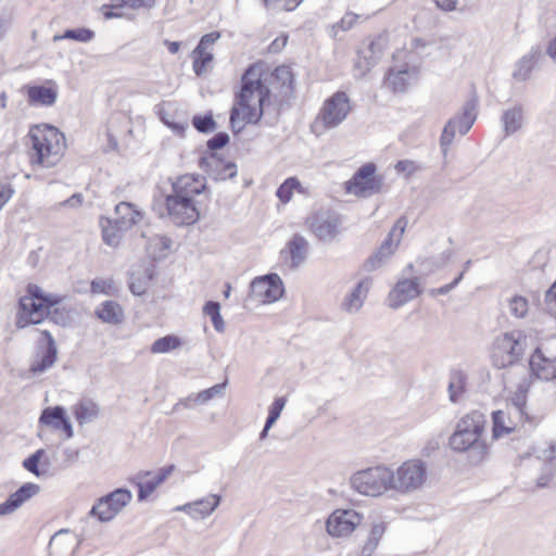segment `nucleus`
<instances>
[{"instance_id": "obj_29", "label": "nucleus", "mask_w": 556, "mask_h": 556, "mask_svg": "<svg viewBox=\"0 0 556 556\" xmlns=\"http://www.w3.org/2000/svg\"><path fill=\"white\" fill-rule=\"evenodd\" d=\"M307 242L299 236L289 241L287 249L282 251L286 261L291 267H296L305 257Z\"/></svg>"}, {"instance_id": "obj_37", "label": "nucleus", "mask_w": 556, "mask_h": 556, "mask_svg": "<svg viewBox=\"0 0 556 556\" xmlns=\"http://www.w3.org/2000/svg\"><path fill=\"white\" fill-rule=\"evenodd\" d=\"M121 227L116 220L112 222L110 219L105 220V224L102 226V237L105 243L109 245H116L121 240Z\"/></svg>"}, {"instance_id": "obj_35", "label": "nucleus", "mask_w": 556, "mask_h": 556, "mask_svg": "<svg viewBox=\"0 0 556 556\" xmlns=\"http://www.w3.org/2000/svg\"><path fill=\"white\" fill-rule=\"evenodd\" d=\"M180 345L181 340L177 336L168 334L155 340L152 343L150 351L152 354H163L174 351L178 349Z\"/></svg>"}, {"instance_id": "obj_39", "label": "nucleus", "mask_w": 556, "mask_h": 556, "mask_svg": "<svg viewBox=\"0 0 556 556\" xmlns=\"http://www.w3.org/2000/svg\"><path fill=\"white\" fill-rule=\"evenodd\" d=\"M203 312L206 316H208L213 323L214 328L222 332L225 329V323L223 320V317L220 315V306L217 302L208 301L204 307Z\"/></svg>"}, {"instance_id": "obj_49", "label": "nucleus", "mask_w": 556, "mask_h": 556, "mask_svg": "<svg viewBox=\"0 0 556 556\" xmlns=\"http://www.w3.org/2000/svg\"><path fill=\"white\" fill-rule=\"evenodd\" d=\"M395 169L397 173L405 174L406 176H410L419 169V166L414 161L402 160L395 164Z\"/></svg>"}, {"instance_id": "obj_20", "label": "nucleus", "mask_w": 556, "mask_h": 556, "mask_svg": "<svg viewBox=\"0 0 556 556\" xmlns=\"http://www.w3.org/2000/svg\"><path fill=\"white\" fill-rule=\"evenodd\" d=\"M109 144L117 149L118 144L131 135V121L125 114L112 115L106 123L105 131Z\"/></svg>"}, {"instance_id": "obj_33", "label": "nucleus", "mask_w": 556, "mask_h": 556, "mask_svg": "<svg viewBox=\"0 0 556 556\" xmlns=\"http://www.w3.org/2000/svg\"><path fill=\"white\" fill-rule=\"evenodd\" d=\"M73 413L79 424L90 422L98 417L99 407L91 400H81L74 406Z\"/></svg>"}, {"instance_id": "obj_17", "label": "nucleus", "mask_w": 556, "mask_h": 556, "mask_svg": "<svg viewBox=\"0 0 556 556\" xmlns=\"http://www.w3.org/2000/svg\"><path fill=\"white\" fill-rule=\"evenodd\" d=\"M529 366L532 375L541 380L556 378V356H552L541 348L535 349L531 354Z\"/></svg>"}, {"instance_id": "obj_44", "label": "nucleus", "mask_w": 556, "mask_h": 556, "mask_svg": "<svg viewBox=\"0 0 556 556\" xmlns=\"http://www.w3.org/2000/svg\"><path fill=\"white\" fill-rule=\"evenodd\" d=\"M368 288L365 282H359L345 303L346 309H357L362 305V296H365Z\"/></svg>"}, {"instance_id": "obj_45", "label": "nucleus", "mask_w": 556, "mask_h": 556, "mask_svg": "<svg viewBox=\"0 0 556 556\" xmlns=\"http://www.w3.org/2000/svg\"><path fill=\"white\" fill-rule=\"evenodd\" d=\"M91 293L111 295L115 291L114 282L111 279H94L90 285Z\"/></svg>"}, {"instance_id": "obj_2", "label": "nucleus", "mask_w": 556, "mask_h": 556, "mask_svg": "<svg viewBox=\"0 0 556 556\" xmlns=\"http://www.w3.org/2000/svg\"><path fill=\"white\" fill-rule=\"evenodd\" d=\"M530 382L523 379L515 390L509 391L506 405L492 413V439L498 440L514 433L526 424L538 425L545 417V409L528 403Z\"/></svg>"}, {"instance_id": "obj_61", "label": "nucleus", "mask_w": 556, "mask_h": 556, "mask_svg": "<svg viewBox=\"0 0 556 556\" xmlns=\"http://www.w3.org/2000/svg\"><path fill=\"white\" fill-rule=\"evenodd\" d=\"M299 4V2H295L294 5L292 7H287L286 10L288 11H291L292 9H294L296 5Z\"/></svg>"}, {"instance_id": "obj_41", "label": "nucleus", "mask_w": 556, "mask_h": 556, "mask_svg": "<svg viewBox=\"0 0 556 556\" xmlns=\"http://www.w3.org/2000/svg\"><path fill=\"white\" fill-rule=\"evenodd\" d=\"M45 450H37L34 454H31L23 462V467L33 475L40 477L41 475L45 473V470H40L38 465L41 458L45 456Z\"/></svg>"}, {"instance_id": "obj_25", "label": "nucleus", "mask_w": 556, "mask_h": 556, "mask_svg": "<svg viewBox=\"0 0 556 556\" xmlns=\"http://www.w3.org/2000/svg\"><path fill=\"white\" fill-rule=\"evenodd\" d=\"M215 39L216 37L214 34L203 36L192 52V67L198 76L204 74L213 61V54L208 48L215 41Z\"/></svg>"}, {"instance_id": "obj_47", "label": "nucleus", "mask_w": 556, "mask_h": 556, "mask_svg": "<svg viewBox=\"0 0 556 556\" xmlns=\"http://www.w3.org/2000/svg\"><path fill=\"white\" fill-rule=\"evenodd\" d=\"M193 126L201 132H208L214 130L215 122L212 116H194L192 119Z\"/></svg>"}, {"instance_id": "obj_57", "label": "nucleus", "mask_w": 556, "mask_h": 556, "mask_svg": "<svg viewBox=\"0 0 556 556\" xmlns=\"http://www.w3.org/2000/svg\"><path fill=\"white\" fill-rule=\"evenodd\" d=\"M161 119L166 124L168 125L169 127L174 128V129H178V128H181V126L174 122V121H169V119H166V112L165 111H162L161 112Z\"/></svg>"}, {"instance_id": "obj_52", "label": "nucleus", "mask_w": 556, "mask_h": 556, "mask_svg": "<svg viewBox=\"0 0 556 556\" xmlns=\"http://www.w3.org/2000/svg\"><path fill=\"white\" fill-rule=\"evenodd\" d=\"M358 20V15L353 12H348L340 21V27L343 30L350 29L353 25L356 24Z\"/></svg>"}, {"instance_id": "obj_48", "label": "nucleus", "mask_w": 556, "mask_h": 556, "mask_svg": "<svg viewBox=\"0 0 556 556\" xmlns=\"http://www.w3.org/2000/svg\"><path fill=\"white\" fill-rule=\"evenodd\" d=\"M289 36L287 34H280L269 43L267 52L273 54L281 52L286 48Z\"/></svg>"}, {"instance_id": "obj_11", "label": "nucleus", "mask_w": 556, "mask_h": 556, "mask_svg": "<svg viewBox=\"0 0 556 556\" xmlns=\"http://www.w3.org/2000/svg\"><path fill=\"white\" fill-rule=\"evenodd\" d=\"M391 478L389 468L378 466L357 471L351 478V484L361 494L378 496L391 490Z\"/></svg>"}, {"instance_id": "obj_58", "label": "nucleus", "mask_w": 556, "mask_h": 556, "mask_svg": "<svg viewBox=\"0 0 556 556\" xmlns=\"http://www.w3.org/2000/svg\"><path fill=\"white\" fill-rule=\"evenodd\" d=\"M547 53L552 59L556 60V37L549 42Z\"/></svg>"}, {"instance_id": "obj_36", "label": "nucleus", "mask_w": 556, "mask_h": 556, "mask_svg": "<svg viewBox=\"0 0 556 556\" xmlns=\"http://www.w3.org/2000/svg\"><path fill=\"white\" fill-rule=\"evenodd\" d=\"M286 403H287V399L283 396L275 399L274 403L269 407L268 417H267L265 427L261 433V439H264L267 435V431L279 418Z\"/></svg>"}, {"instance_id": "obj_31", "label": "nucleus", "mask_w": 556, "mask_h": 556, "mask_svg": "<svg viewBox=\"0 0 556 556\" xmlns=\"http://www.w3.org/2000/svg\"><path fill=\"white\" fill-rule=\"evenodd\" d=\"M218 504L219 497L216 495H211L192 504H187L182 507V509L194 517H205L210 515L218 506Z\"/></svg>"}, {"instance_id": "obj_23", "label": "nucleus", "mask_w": 556, "mask_h": 556, "mask_svg": "<svg viewBox=\"0 0 556 556\" xmlns=\"http://www.w3.org/2000/svg\"><path fill=\"white\" fill-rule=\"evenodd\" d=\"M40 344L45 348V352L40 358H37L30 365V371L34 374L41 372L51 367L56 359V346L53 337L48 330L40 331Z\"/></svg>"}, {"instance_id": "obj_1", "label": "nucleus", "mask_w": 556, "mask_h": 556, "mask_svg": "<svg viewBox=\"0 0 556 556\" xmlns=\"http://www.w3.org/2000/svg\"><path fill=\"white\" fill-rule=\"evenodd\" d=\"M262 73L256 67L248 66L240 80V89L235 94L230 111V125L236 131L242 130L249 124H256L264 114V109L270 103L269 91L261 83Z\"/></svg>"}, {"instance_id": "obj_54", "label": "nucleus", "mask_w": 556, "mask_h": 556, "mask_svg": "<svg viewBox=\"0 0 556 556\" xmlns=\"http://www.w3.org/2000/svg\"><path fill=\"white\" fill-rule=\"evenodd\" d=\"M435 5L445 11V12H452L456 10L458 0H433Z\"/></svg>"}, {"instance_id": "obj_7", "label": "nucleus", "mask_w": 556, "mask_h": 556, "mask_svg": "<svg viewBox=\"0 0 556 556\" xmlns=\"http://www.w3.org/2000/svg\"><path fill=\"white\" fill-rule=\"evenodd\" d=\"M391 490L407 494L421 489L428 480V466L419 458L403 462L394 471L390 470Z\"/></svg>"}, {"instance_id": "obj_55", "label": "nucleus", "mask_w": 556, "mask_h": 556, "mask_svg": "<svg viewBox=\"0 0 556 556\" xmlns=\"http://www.w3.org/2000/svg\"><path fill=\"white\" fill-rule=\"evenodd\" d=\"M384 532V526L382 523H378V525H375L372 528H371V539H374L376 542L382 536Z\"/></svg>"}, {"instance_id": "obj_50", "label": "nucleus", "mask_w": 556, "mask_h": 556, "mask_svg": "<svg viewBox=\"0 0 556 556\" xmlns=\"http://www.w3.org/2000/svg\"><path fill=\"white\" fill-rule=\"evenodd\" d=\"M407 224H408V222L405 216L400 217L395 222V224L390 232V237H393V236H397L399 238L402 237L407 227Z\"/></svg>"}, {"instance_id": "obj_9", "label": "nucleus", "mask_w": 556, "mask_h": 556, "mask_svg": "<svg viewBox=\"0 0 556 556\" xmlns=\"http://www.w3.org/2000/svg\"><path fill=\"white\" fill-rule=\"evenodd\" d=\"M250 67H256L262 73L261 83L266 86L271 93L278 96H289L294 89V74L289 65L281 64L275 68H270L269 65L262 60H258L249 65Z\"/></svg>"}, {"instance_id": "obj_40", "label": "nucleus", "mask_w": 556, "mask_h": 556, "mask_svg": "<svg viewBox=\"0 0 556 556\" xmlns=\"http://www.w3.org/2000/svg\"><path fill=\"white\" fill-rule=\"evenodd\" d=\"M94 37V33L88 28L67 29L63 35L54 36V40L71 39L79 42H88Z\"/></svg>"}, {"instance_id": "obj_27", "label": "nucleus", "mask_w": 556, "mask_h": 556, "mask_svg": "<svg viewBox=\"0 0 556 556\" xmlns=\"http://www.w3.org/2000/svg\"><path fill=\"white\" fill-rule=\"evenodd\" d=\"M420 293L417 281L413 279H404L399 281L390 293L392 307H399L407 301L418 296Z\"/></svg>"}, {"instance_id": "obj_16", "label": "nucleus", "mask_w": 556, "mask_h": 556, "mask_svg": "<svg viewBox=\"0 0 556 556\" xmlns=\"http://www.w3.org/2000/svg\"><path fill=\"white\" fill-rule=\"evenodd\" d=\"M174 471V466L169 465L160 468L157 471H140L134 479L138 491L139 501L146 500L160 486Z\"/></svg>"}, {"instance_id": "obj_38", "label": "nucleus", "mask_w": 556, "mask_h": 556, "mask_svg": "<svg viewBox=\"0 0 556 556\" xmlns=\"http://www.w3.org/2000/svg\"><path fill=\"white\" fill-rule=\"evenodd\" d=\"M313 229L315 235L321 240L332 238L338 232V220H317L313 224Z\"/></svg>"}, {"instance_id": "obj_42", "label": "nucleus", "mask_w": 556, "mask_h": 556, "mask_svg": "<svg viewBox=\"0 0 556 556\" xmlns=\"http://www.w3.org/2000/svg\"><path fill=\"white\" fill-rule=\"evenodd\" d=\"M503 119L506 131L514 132L520 127L522 112L520 109H511L504 114Z\"/></svg>"}, {"instance_id": "obj_4", "label": "nucleus", "mask_w": 556, "mask_h": 556, "mask_svg": "<svg viewBox=\"0 0 556 556\" xmlns=\"http://www.w3.org/2000/svg\"><path fill=\"white\" fill-rule=\"evenodd\" d=\"M485 416L479 410L465 414L456 424L454 432L448 439L450 447L458 453L472 450L479 460L489 454V446L482 440L485 430Z\"/></svg>"}, {"instance_id": "obj_62", "label": "nucleus", "mask_w": 556, "mask_h": 556, "mask_svg": "<svg viewBox=\"0 0 556 556\" xmlns=\"http://www.w3.org/2000/svg\"><path fill=\"white\" fill-rule=\"evenodd\" d=\"M4 99H5V93L3 92L2 93V101H3L2 106H5Z\"/></svg>"}, {"instance_id": "obj_12", "label": "nucleus", "mask_w": 556, "mask_h": 556, "mask_svg": "<svg viewBox=\"0 0 556 556\" xmlns=\"http://www.w3.org/2000/svg\"><path fill=\"white\" fill-rule=\"evenodd\" d=\"M168 217L177 225L194 224L200 216L195 200L181 198L173 193L165 198Z\"/></svg>"}, {"instance_id": "obj_10", "label": "nucleus", "mask_w": 556, "mask_h": 556, "mask_svg": "<svg viewBox=\"0 0 556 556\" xmlns=\"http://www.w3.org/2000/svg\"><path fill=\"white\" fill-rule=\"evenodd\" d=\"M383 189V177L377 173L375 163L363 164L354 175L344 182V190L357 198H368Z\"/></svg>"}, {"instance_id": "obj_43", "label": "nucleus", "mask_w": 556, "mask_h": 556, "mask_svg": "<svg viewBox=\"0 0 556 556\" xmlns=\"http://www.w3.org/2000/svg\"><path fill=\"white\" fill-rule=\"evenodd\" d=\"M509 311L510 314L516 318H522L527 315L529 311V302L525 296L515 295L509 301Z\"/></svg>"}, {"instance_id": "obj_60", "label": "nucleus", "mask_w": 556, "mask_h": 556, "mask_svg": "<svg viewBox=\"0 0 556 556\" xmlns=\"http://www.w3.org/2000/svg\"><path fill=\"white\" fill-rule=\"evenodd\" d=\"M230 293V285H227V289L225 290V296L228 298Z\"/></svg>"}, {"instance_id": "obj_8", "label": "nucleus", "mask_w": 556, "mask_h": 556, "mask_svg": "<svg viewBox=\"0 0 556 556\" xmlns=\"http://www.w3.org/2000/svg\"><path fill=\"white\" fill-rule=\"evenodd\" d=\"M526 350V336L518 330L498 336L492 345L491 359L497 368H506L518 363Z\"/></svg>"}, {"instance_id": "obj_51", "label": "nucleus", "mask_w": 556, "mask_h": 556, "mask_svg": "<svg viewBox=\"0 0 556 556\" xmlns=\"http://www.w3.org/2000/svg\"><path fill=\"white\" fill-rule=\"evenodd\" d=\"M13 192L10 184L0 182V208L12 198Z\"/></svg>"}, {"instance_id": "obj_53", "label": "nucleus", "mask_w": 556, "mask_h": 556, "mask_svg": "<svg viewBox=\"0 0 556 556\" xmlns=\"http://www.w3.org/2000/svg\"><path fill=\"white\" fill-rule=\"evenodd\" d=\"M228 142V136L225 134H217L212 139L208 140L207 146L211 149H219L226 146Z\"/></svg>"}, {"instance_id": "obj_14", "label": "nucleus", "mask_w": 556, "mask_h": 556, "mask_svg": "<svg viewBox=\"0 0 556 556\" xmlns=\"http://www.w3.org/2000/svg\"><path fill=\"white\" fill-rule=\"evenodd\" d=\"M131 500V493L126 489H116L101 497L92 507L91 514L101 521L113 519Z\"/></svg>"}, {"instance_id": "obj_46", "label": "nucleus", "mask_w": 556, "mask_h": 556, "mask_svg": "<svg viewBox=\"0 0 556 556\" xmlns=\"http://www.w3.org/2000/svg\"><path fill=\"white\" fill-rule=\"evenodd\" d=\"M450 397L456 402L465 391V379L460 374L454 375L450 382Z\"/></svg>"}, {"instance_id": "obj_13", "label": "nucleus", "mask_w": 556, "mask_h": 556, "mask_svg": "<svg viewBox=\"0 0 556 556\" xmlns=\"http://www.w3.org/2000/svg\"><path fill=\"white\" fill-rule=\"evenodd\" d=\"M283 295V285L277 275L255 278L251 283L250 296L258 304L276 302Z\"/></svg>"}, {"instance_id": "obj_21", "label": "nucleus", "mask_w": 556, "mask_h": 556, "mask_svg": "<svg viewBox=\"0 0 556 556\" xmlns=\"http://www.w3.org/2000/svg\"><path fill=\"white\" fill-rule=\"evenodd\" d=\"M206 190L204 177L199 175L186 174L179 176L173 182V194L195 200V197Z\"/></svg>"}, {"instance_id": "obj_19", "label": "nucleus", "mask_w": 556, "mask_h": 556, "mask_svg": "<svg viewBox=\"0 0 556 556\" xmlns=\"http://www.w3.org/2000/svg\"><path fill=\"white\" fill-rule=\"evenodd\" d=\"M39 425L54 431H61L66 439L73 437L72 425L65 415L64 408L60 406L45 408L39 417Z\"/></svg>"}, {"instance_id": "obj_28", "label": "nucleus", "mask_w": 556, "mask_h": 556, "mask_svg": "<svg viewBox=\"0 0 556 556\" xmlns=\"http://www.w3.org/2000/svg\"><path fill=\"white\" fill-rule=\"evenodd\" d=\"M116 222L125 229L140 224L143 220V213L130 202H119L115 206Z\"/></svg>"}, {"instance_id": "obj_56", "label": "nucleus", "mask_w": 556, "mask_h": 556, "mask_svg": "<svg viewBox=\"0 0 556 556\" xmlns=\"http://www.w3.org/2000/svg\"><path fill=\"white\" fill-rule=\"evenodd\" d=\"M165 45H166V47H167L168 51H169L172 54L177 53V52L179 51V49H180V43H179V42H177V41H168V40H166V41H165Z\"/></svg>"}, {"instance_id": "obj_24", "label": "nucleus", "mask_w": 556, "mask_h": 556, "mask_svg": "<svg viewBox=\"0 0 556 556\" xmlns=\"http://www.w3.org/2000/svg\"><path fill=\"white\" fill-rule=\"evenodd\" d=\"M155 0H110L109 4H103L100 9L105 20L122 17L123 9L140 10L151 9Z\"/></svg>"}, {"instance_id": "obj_5", "label": "nucleus", "mask_w": 556, "mask_h": 556, "mask_svg": "<svg viewBox=\"0 0 556 556\" xmlns=\"http://www.w3.org/2000/svg\"><path fill=\"white\" fill-rule=\"evenodd\" d=\"M61 300L59 295L46 292L38 285L28 283L18 300L16 326L25 328L41 323Z\"/></svg>"}, {"instance_id": "obj_6", "label": "nucleus", "mask_w": 556, "mask_h": 556, "mask_svg": "<svg viewBox=\"0 0 556 556\" xmlns=\"http://www.w3.org/2000/svg\"><path fill=\"white\" fill-rule=\"evenodd\" d=\"M352 103L346 92L337 91L327 98L318 114L311 124V129L320 136L329 129L338 127L351 113Z\"/></svg>"}, {"instance_id": "obj_3", "label": "nucleus", "mask_w": 556, "mask_h": 556, "mask_svg": "<svg viewBox=\"0 0 556 556\" xmlns=\"http://www.w3.org/2000/svg\"><path fill=\"white\" fill-rule=\"evenodd\" d=\"M27 157L33 168H51L63 160L67 142L65 135L55 126L39 123L31 125L25 136Z\"/></svg>"}, {"instance_id": "obj_30", "label": "nucleus", "mask_w": 556, "mask_h": 556, "mask_svg": "<svg viewBox=\"0 0 556 556\" xmlns=\"http://www.w3.org/2000/svg\"><path fill=\"white\" fill-rule=\"evenodd\" d=\"M96 316L106 324H119L124 319L122 306L114 301L103 302L94 312Z\"/></svg>"}, {"instance_id": "obj_22", "label": "nucleus", "mask_w": 556, "mask_h": 556, "mask_svg": "<svg viewBox=\"0 0 556 556\" xmlns=\"http://www.w3.org/2000/svg\"><path fill=\"white\" fill-rule=\"evenodd\" d=\"M417 75V70L408 64L391 67L384 78V86L393 92L407 89Z\"/></svg>"}, {"instance_id": "obj_15", "label": "nucleus", "mask_w": 556, "mask_h": 556, "mask_svg": "<svg viewBox=\"0 0 556 556\" xmlns=\"http://www.w3.org/2000/svg\"><path fill=\"white\" fill-rule=\"evenodd\" d=\"M362 517L353 509H338L327 520V531L332 536L351 534L361 523Z\"/></svg>"}, {"instance_id": "obj_32", "label": "nucleus", "mask_w": 556, "mask_h": 556, "mask_svg": "<svg viewBox=\"0 0 556 556\" xmlns=\"http://www.w3.org/2000/svg\"><path fill=\"white\" fill-rule=\"evenodd\" d=\"M295 192L305 194L306 190L296 177H289L278 187L276 195L282 204H287Z\"/></svg>"}, {"instance_id": "obj_26", "label": "nucleus", "mask_w": 556, "mask_h": 556, "mask_svg": "<svg viewBox=\"0 0 556 556\" xmlns=\"http://www.w3.org/2000/svg\"><path fill=\"white\" fill-rule=\"evenodd\" d=\"M38 492L39 486L37 484L31 482L23 484L16 492L11 494L5 502L0 504V515H8L15 511Z\"/></svg>"}, {"instance_id": "obj_34", "label": "nucleus", "mask_w": 556, "mask_h": 556, "mask_svg": "<svg viewBox=\"0 0 556 556\" xmlns=\"http://www.w3.org/2000/svg\"><path fill=\"white\" fill-rule=\"evenodd\" d=\"M471 125H472V121H468V122L456 121V119L450 121L445 125V127L442 131L441 144L444 147H448L452 143V141L455 137L457 126L459 128V132L465 135L470 129Z\"/></svg>"}, {"instance_id": "obj_59", "label": "nucleus", "mask_w": 556, "mask_h": 556, "mask_svg": "<svg viewBox=\"0 0 556 556\" xmlns=\"http://www.w3.org/2000/svg\"><path fill=\"white\" fill-rule=\"evenodd\" d=\"M218 386H215L208 390H205L204 392L200 393V396H202L203 399H210L212 396V393L213 392H217L218 391Z\"/></svg>"}, {"instance_id": "obj_18", "label": "nucleus", "mask_w": 556, "mask_h": 556, "mask_svg": "<svg viewBox=\"0 0 556 556\" xmlns=\"http://www.w3.org/2000/svg\"><path fill=\"white\" fill-rule=\"evenodd\" d=\"M23 91L29 105L51 106L58 97V88L52 80H48L43 85L24 86Z\"/></svg>"}]
</instances>
